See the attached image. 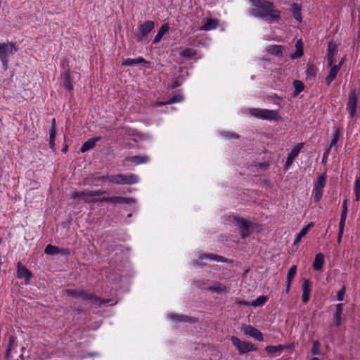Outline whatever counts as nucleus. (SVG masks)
<instances>
[{
    "mask_svg": "<svg viewBox=\"0 0 360 360\" xmlns=\"http://www.w3.org/2000/svg\"><path fill=\"white\" fill-rule=\"evenodd\" d=\"M150 158L147 155H134L126 158V160L128 162H132L136 165L147 163Z\"/></svg>",
    "mask_w": 360,
    "mask_h": 360,
    "instance_id": "412c9836",
    "label": "nucleus"
},
{
    "mask_svg": "<svg viewBox=\"0 0 360 360\" xmlns=\"http://www.w3.org/2000/svg\"><path fill=\"white\" fill-rule=\"evenodd\" d=\"M154 27L155 23L151 20H147L141 23L138 27V32L135 34V37L137 41H143L154 29Z\"/></svg>",
    "mask_w": 360,
    "mask_h": 360,
    "instance_id": "6e6552de",
    "label": "nucleus"
},
{
    "mask_svg": "<svg viewBox=\"0 0 360 360\" xmlns=\"http://www.w3.org/2000/svg\"><path fill=\"white\" fill-rule=\"evenodd\" d=\"M210 290L217 292H221L225 290V288H222L221 286H212L210 288Z\"/></svg>",
    "mask_w": 360,
    "mask_h": 360,
    "instance_id": "8fccbe9b",
    "label": "nucleus"
},
{
    "mask_svg": "<svg viewBox=\"0 0 360 360\" xmlns=\"http://www.w3.org/2000/svg\"><path fill=\"white\" fill-rule=\"evenodd\" d=\"M139 63H147V61L142 57H138L136 58H127L122 63V65L124 66H131Z\"/></svg>",
    "mask_w": 360,
    "mask_h": 360,
    "instance_id": "bb28decb",
    "label": "nucleus"
},
{
    "mask_svg": "<svg viewBox=\"0 0 360 360\" xmlns=\"http://www.w3.org/2000/svg\"><path fill=\"white\" fill-rule=\"evenodd\" d=\"M100 137H94L88 139L85 143L82 144V146L80 148V151L82 153H85L91 149H92L97 141L100 140Z\"/></svg>",
    "mask_w": 360,
    "mask_h": 360,
    "instance_id": "aec40b11",
    "label": "nucleus"
},
{
    "mask_svg": "<svg viewBox=\"0 0 360 360\" xmlns=\"http://www.w3.org/2000/svg\"><path fill=\"white\" fill-rule=\"evenodd\" d=\"M356 104H357V96L356 93V89H353L351 90L348 102L347 105V110H349V113L352 117H353L356 112Z\"/></svg>",
    "mask_w": 360,
    "mask_h": 360,
    "instance_id": "f8f14e48",
    "label": "nucleus"
},
{
    "mask_svg": "<svg viewBox=\"0 0 360 360\" xmlns=\"http://www.w3.org/2000/svg\"><path fill=\"white\" fill-rule=\"evenodd\" d=\"M169 318L176 322H189V323H195L196 321L195 319L191 316H188L185 315H177L171 314L169 315Z\"/></svg>",
    "mask_w": 360,
    "mask_h": 360,
    "instance_id": "4be33fe9",
    "label": "nucleus"
},
{
    "mask_svg": "<svg viewBox=\"0 0 360 360\" xmlns=\"http://www.w3.org/2000/svg\"><path fill=\"white\" fill-rule=\"evenodd\" d=\"M200 259H209V260H213L217 262H227L228 259L224 258L222 256H219L217 255L208 253V254H203L199 257Z\"/></svg>",
    "mask_w": 360,
    "mask_h": 360,
    "instance_id": "5701e85b",
    "label": "nucleus"
},
{
    "mask_svg": "<svg viewBox=\"0 0 360 360\" xmlns=\"http://www.w3.org/2000/svg\"><path fill=\"white\" fill-rule=\"evenodd\" d=\"M65 294L70 297L80 299L82 300H89L93 304L101 306L102 304L107 302L104 300H101L97 297H96L94 294H89L83 290H75L72 289H67L65 290Z\"/></svg>",
    "mask_w": 360,
    "mask_h": 360,
    "instance_id": "f03ea898",
    "label": "nucleus"
},
{
    "mask_svg": "<svg viewBox=\"0 0 360 360\" xmlns=\"http://www.w3.org/2000/svg\"><path fill=\"white\" fill-rule=\"evenodd\" d=\"M72 198L73 199H77L78 198H82L86 202H95L94 199L91 198V191H83L80 192H74L72 193Z\"/></svg>",
    "mask_w": 360,
    "mask_h": 360,
    "instance_id": "f3484780",
    "label": "nucleus"
},
{
    "mask_svg": "<svg viewBox=\"0 0 360 360\" xmlns=\"http://www.w3.org/2000/svg\"><path fill=\"white\" fill-rule=\"evenodd\" d=\"M17 277L18 278H25V283H28L32 277V273L27 267L19 262L17 265Z\"/></svg>",
    "mask_w": 360,
    "mask_h": 360,
    "instance_id": "dca6fc26",
    "label": "nucleus"
},
{
    "mask_svg": "<svg viewBox=\"0 0 360 360\" xmlns=\"http://www.w3.org/2000/svg\"><path fill=\"white\" fill-rule=\"evenodd\" d=\"M342 311H343V305H342V304H337V306H336V311H335V314L334 315V317H335L337 326H340V323H341Z\"/></svg>",
    "mask_w": 360,
    "mask_h": 360,
    "instance_id": "2f4dec72",
    "label": "nucleus"
},
{
    "mask_svg": "<svg viewBox=\"0 0 360 360\" xmlns=\"http://www.w3.org/2000/svg\"><path fill=\"white\" fill-rule=\"evenodd\" d=\"M326 184V173H323L321 174L316 181L314 183V201L318 202L321 200L323 193V189Z\"/></svg>",
    "mask_w": 360,
    "mask_h": 360,
    "instance_id": "0eeeda50",
    "label": "nucleus"
},
{
    "mask_svg": "<svg viewBox=\"0 0 360 360\" xmlns=\"http://www.w3.org/2000/svg\"><path fill=\"white\" fill-rule=\"evenodd\" d=\"M285 347L283 345H277V346L269 345V346L266 347L265 350L269 354H274V353L280 352L283 351Z\"/></svg>",
    "mask_w": 360,
    "mask_h": 360,
    "instance_id": "4c0bfd02",
    "label": "nucleus"
},
{
    "mask_svg": "<svg viewBox=\"0 0 360 360\" xmlns=\"http://www.w3.org/2000/svg\"><path fill=\"white\" fill-rule=\"evenodd\" d=\"M311 354L314 356L319 355L321 353V343L319 340L313 342V346L311 351Z\"/></svg>",
    "mask_w": 360,
    "mask_h": 360,
    "instance_id": "79ce46f5",
    "label": "nucleus"
},
{
    "mask_svg": "<svg viewBox=\"0 0 360 360\" xmlns=\"http://www.w3.org/2000/svg\"><path fill=\"white\" fill-rule=\"evenodd\" d=\"M91 198H92V199L94 197L100 196V195H102L103 194L107 193V191H101V190L91 191Z\"/></svg>",
    "mask_w": 360,
    "mask_h": 360,
    "instance_id": "49530a36",
    "label": "nucleus"
},
{
    "mask_svg": "<svg viewBox=\"0 0 360 360\" xmlns=\"http://www.w3.org/2000/svg\"><path fill=\"white\" fill-rule=\"evenodd\" d=\"M295 51L290 55L292 59L300 58L303 55V43L301 39L296 41Z\"/></svg>",
    "mask_w": 360,
    "mask_h": 360,
    "instance_id": "b1692460",
    "label": "nucleus"
},
{
    "mask_svg": "<svg viewBox=\"0 0 360 360\" xmlns=\"http://www.w3.org/2000/svg\"><path fill=\"white\" fill-rule=\"evenodd\" d=\"M218 26V21L214 19H208L203 26L200 28L202 30H211L217 28Z\"/></svg>",
    "mask_w": 360,
    "mask_h": 360,
    "instance_id": "c756f323",
    "label": "nucleus"
},
{
    "mask_svg": "<svg viewBox=\"0 0 360 360\" xmlns=\"http://www.w3.org/2000/svg\"><path fill=\"white\" fill-rule=\"evenodd\" d=\"M239 304H242V305H246V306L250 305L249 302L247 301H240V302H239Z\"/></svg>",
    "mask_w": 360,
    "mask_h": 360,
    "instance_id": "052dcab7",
    "label": "nucleus"
},
{
    "mask_svg": "<svg viewBox=\"0 0 360 360\" xmlns=\"http://www.w3.org/2000/svg\"><path fill=\"white\" fill-rule=\"evenodd\" d=\"M293 161H294L293 159H292V158H289L288 156L286 162H285V167L286 169H288L290 166H291V165L292 164Z\"/></svg>",
    "mask_w": 360,
    "mask_h": 360,
    "instance_id": "864d4df0",
    "label": "nucleus"
},
{
    "mask_svg": "<svg viewBox=\"0 0 360 360\" xmlns=\"http://www.w3.org/2000/svg\"><path fill=\"white\" fill-rule=\"evenodd\" d=\"M340 135H341V129L340 127H338L333 133L332 140L330 141V146H329L330 148H332L333 146L336 145V143H338V141L340 139Z\"/></svg>",
    "mask_w": 360,
    "mask_h": 360,
    "instance_id": "c9c22d12",
    "label": "nucleus"
},
{
    "mask_svg": "<svg viewBox=\"0 0 360 360\" xmlns=\"http://www.w3.org/2000/svg\"><path fill=\"white\" fill-rule=\"evenodd\" d=\"M249 113L250 115L262 120H277L278 117L276 111L269 109L250 108Z\"/></svg>",
    "mask_w": 360,
    "mask_h": 360,
    "instance_id": "39448f33",
    "label": "nucleus"
},
{
    "mask_svg": "<svg viewBox=\"0 0 360 360\" xmlns=\"http://www.w3.org/2000/svg\"><path fill=\"white\" fill-rule=\"evenodd\" d=\"M99 202H110V203H119V204H131L136 202V200L133 198H127L122 196H112V197H105L103 198L100 200H98Z\"/></svg>",
    "mask_w": 360,
    "mask_h": 360,
    "instance_id": "9d476101",
    "label": "nucleus"
},
{
    "mask_svg": "<svg viewBox=\"0 0 360 360\" xmlns=\"http://www.w3.org/2000/svg\"><path fill=\"white\" fill-rule=\"evenodd\" d=\"M231 341L233 346L238 349L240 354H243L252 351H256L257 349L253 344L246 341H242L236 336H232L231 338Z\"/></svg>",
    "mask_w": 360,
    "mask_h": 360,
    "instance_id": "423d86ee",
    "label": "nucleus"
},
{
    "mask_svg": "<svg viewBox=\"0 0 360 360\" xmlns=\"http://www.w3.org/2000/svg\"><path fill=\"white\" fill-rule=\"evenodd\" d=\"M337 52L338 45L336 43L333 41H329L327 49V62L328 66H332V65L335 63V56Z\"/></svg>",
    "mask_w": 360,
    "mask_h": 360,
    "instance_id": "ddd939ff",
    "label": "nucleus"
},
{
    "mask_svg": "<svg viewBox=\"0 0 360 360\" xmlns=\"http://www.w3.org/2000/svg\"><path fill=\"white\" fill-rule=\"evenodd\" d=\"M67 148H68V147H67V146H65V148H63V153H65V152L67 151Z\"/></svg>",
    "mask_w": 360,
    "mask_h": 360,
    "instance_id": "e2e57ef3",
    "label": "nucleus"
},
{
    "mask_svg": "<svg viewBox=\"0 0 360 360\" xmlns=\"http://www.w3.org/2000/svg\"><path fill=\"white\" fill-rule=\"evenodd\" d=\"M110 176V175L103 176H100L98 179L102 181H109L110 182V179H109Z\"/></svg>",
    "mask_w": 360,
    "mask_h": 360,
    "instance_id": "5fc2aeb1",
    "label": "nucleus"
},
{
    "mask_svg": "<svg viewBox=\"0 0 360 360\" xmlns=\"http://www.w3.org/2000/svg\"><path fill=\"white\" fill-rule=\"evenodd\" d=\"M283 46L281 45H271L268 46L267 51L271 54L279 56L282 53Z\"/></svg>",
    "mask_w": 360,
    "mask_h": 360,
    "instance_id": "e433bc0d",
    "label": "nucleus"
},
{
    "mask_svg": "<svg viewBox=\"0 0 360 360\" xmlns=\"http://www.w3.org/2000/svg\"><path fill=\"white\" fill-rule=\"evenodd\" d=\"M49 131H51V134L56 133L57 131L56 122L54 118L51 120V126Z\"/></svg>",
    "mask_w": 360,
    "mask_h": 360,
    "instance_id": "09e8293b",
    "label": "nucleus"
},
{
    "mask_svg": "<svg viewBox=\"0 0 360 360\" xmlns=\"http://www.w3.org/2000/svg\"><path fill=\"white\" fill-rule=\"evenodd\" d=\"M345 61V57H343L341 60L340 61L339 64L338 65H334L335 66H339V70L341 69L342 65L344 64Z\"/></svg>",
    "mask_w": 360,
    "mask_h": 360,
    "instance_id": "4d7b16f0",
    "label": "nucleus"
},
{
    "mask_svg": "<svg viewBox=\"0 0 360 360\" xmlns=\"http://www.w3.org/2000/svg\"><path fill=\"white\" fill-rule=\"evenodd\" d=\"M354 193L356 196V200L359 201L360 200V190L354 189Z\"/></svg>",
    "mask_w": 360,
    "mask_h": 360,
    "instance_id": "6e6d98bb",
    "label": "nucleus"
},
{
    "mask_svg": "<svg viewBox=\"0 0 360 360\" xmlns=\"http://www.w3.org/2000/svg\"><path fill=\"white\" fill-rule=\"evenodd\" d=\"M330 67V69L329 73L325 79V83L327 86L330 85L331 82L336 78L340 71L339 66H335L332 65V66Z\"/></svg>",
    "mask_w": 360,
    "mask_h": 360,
    "instance_id": "6ab92c4d",
    "label": "nucleus"
},
{
    "mask_svg": "<svg viewBox=\"0 0 360 360\" xmlns=\"http://www.w3.org/2000/svg\"><path fill=\"white\" fill-rule=\"evenodd\" d=\"M344 229H345V227L339 226V233H338V243H341L342 235H343Z\"/></svg>",
    "mask_w": 360,
    "mask_h": 360,
    "instance_id": "3c124183",
    "label": "nucleus"
},
{
    "mask_svg": "<svg viewBox=\"0 0 360 360\" xmlns=\"http://www.w3.org/2000/svg\"><path fill=\"white\" fill-rule=\"evenodd\" d=\"M110 182L117 185H131L139 181V178L134 174L110 175Z\"/></svg>",
    "mask_w": 360,
    "mask_h": 360,
    "instance_id": "20e7f679",
    "label": "nucleus"
},
{
    "mask_svg": "<svg viewBox=\"0 0 360 360\" xmlns=\"http://www.w3.org/2000/svg\"><path fill=\"white\" fill-rule=\"evenodd\" d=\"M291 283L292 281H288L287 280V282H286V289H285V292L288 293L290 290V285H291Z\"/></svg>",
    "mask_w": 360,
    "mask_h": 360,
    "instance_id": "13d9d810",
    "label": "nucleus"
},
{
    "mask_svg": "<svg viewBox=\"0 0 360 360\" xmlns=\"http://www.w3.org/2000/svg\"><path fill=\"white\" fill-rule=\"evenodd\" d=\"M304 143H297L288 153V156L293 160H295L297 155H299L301 149L303 148Z\"/></svg>",
    "mask_w": 360,
    "mask_h": 360,
    "instance_id": "7c9ffc66",
    "label": "nucleus"
},
{
    "mask_svg": "<svg viewBox=\"0 0 360 360\" xmlns=\"http://www.w3.org/2000/svg\"><path fill=\"white\" fill-rule=\"evenodd\" d=\"M169 25L168 23L163 24L159 30L158 34L154 38L153 44H158L163 37L164 34L169 30Z\"/></svg>",
    "mask_w": 360,
    "mask_h": 360,
    "instance_id": "393cba45",
    "label": "nucleus"
},
{
    "mask_svg": "<svg viewBox=\"0 0 360 360\" xmlns=\"http://www.w3.org/2000/svg\"><path fill=\"white\" fill-rule=\"evenodd\" d=\"M324 264V256L321 253H319L316 255L313 267L315 270L320 271L322 269Z\"/></svg>",
    "mask_w": 360,
    "mask_h": 360,
    "instance_id": "a878e982",
    "label": "nucleus"
},
{
    "mask_svg": "<svg viewBox=\"0 0 360 360\" xmlns=\"http://www.w3.org/2000/svg\"><path fill=\"white\" fill-rule=\"evenodd\" d=\"M347 216V210H342L339 226L345 227V221Z\"/></svg>",
    "mask_w": 360,
    "mask_h": 360,
    "instance_id": "c03bdc74",
    "label": "nucleus"
},
{
    "mask_svg": "<svg viewBox=\"0 0 360 360\" xmlns=\"http://www.w3.org/2000/svg\"><path fill=\"white\" fill-rule=\"evenodd\" d=\"M56 133H53L51 134V131H49V147L51 148V149H53L54 148V141H55V138H56Z\"/></svg>",
    "mask_w": 360,
    "mask_h": 360,
    "instance_id": "a18cd8bd",
    "label": "nucleus"
},
{
    "mask_svg": "<svg viewBox=\"0 0 360 360\" xmlns=\"http://www.w3.org/2000/svg\"><path fill=\"white\" fill-rule=\"evenodd\" d=\"M18 347L17 338L14 335L8 337V344L5 352V359H10L13 354L16 353V349Z\"/></svg>",
    "mask_w": 360,
    "mask_h": 360,
    "instance_id": "9b49d317",
    "label": "nucleus"
},
{
    "mask_svg": "<svg viewBox=\"0 0 360 360\" xmlns=\"http://www.w3.org/2000/svg\"><path fill=\"white\" fill-rule=\"evenodd\" d=\"M293 86L295 89V96H297L304 90V84L300 80H295L293 82Z\"/></svg>",
    "mask_w": 360,
    "mask_h": 360,
    "instance_id": "58836bf2",
    "label": "nucleus"
},
{
    "mask_svg": "<svg viewBox=\"0 0 360 360\" xmlns=\"http://www.w3.org/2000/svg\"><path fill=\"white\" fill-rule=\"evenodd\" d=\"M297 273V266L295 265H292L288 272V274H287V280L288 281H292L295 274Z\"/></svg>",
    "mask_w": 360,
    "mask_h": 360,
    "instance_id": "37998d69",
    "label": "nucleus"
},
{
    "mask_svg": "<svg viewBox=\"0 0 360 360\" xmlns=\"http://www.w3.org/2000/svg\"><path fill=\"white\" fill-rule=\"evenodd\" d=\"M292 13L293 17L299 22L302 21L301 7L297 4H292Z\"/></svg>",
    "mask_w": 360,
    "mask_h": 360,
    "instance_id": "473e14b6",
    "label": "nucleus"
},
{
    "mask_svg": "<svg viewBox=\"0 0 360 360\" xmlns=\"http://www.w3.org/2000/svg\"><path fill=\"white\" fill-rule=\"evenodd\" d=\"M311 360H319L317 357H313Z\"/></svg>",
    "mask_w": 360,
    "mask_h": 360,
    "instance_id": "69168bd1",
    "label": "nucleus"
},
{
    "mask_svg": "<svg viewBox=\"0 0 360 360\" xmlns=\"http://www.w3.org/2000/svg\"><path fill=\"white\" fill-rule=\"evenodd\" d=\"M179 55L183 58H190L196 55V51L191 48H186L183 49L179 53Z\"/></svg>",
    "mask_w": 360,
    "mask_h": 360,
    "instance_id": "f704fd0d",
    "label": "nucleus"
},
{
    "mask_svg": "<svg viewBox=\"0 0 360 360\" xmlns=\"http://www.w3.org/2000/svg\"><path fill=\"white\" fill-rule=\"evenodd\" d=\"M16 51V46L13 42L0 44V60L5 71L8 68V57L14 54Z\"/></svg>",
    "mask_w": 360,
    "mask_h": 360,
    "instance_id": "7ed1b4c3",
    "label": "nucleus"
},
{
    "mask_svg": "<svg viewBox=\"0 0 360 360\" xmlns=\"http://www.w3.org/2000/svg\"><path fill=\"white\" fill-rule=\"evenodd\" d=\"M44 252L47 255H54L59 253L60 252V250L58 247L53 246L52 245H48L46 247Z\"/></svg>",
    "mask_w": 360,
    "mask_h": 360,
    "instance_id": "ea45409f",
    "label": "nucleus"
},
{
    "mask_svg": "<svg viewBox=\"0 0 360 360\" xmlns=\"http://www.w3.org/2000/svg\"><path fill=\"white\" fill-rule=\"evenodd\" d=\"M234 220L236 226H238L240 229L241 238L244 239L248 237L250 233V229L251 226V222L243 218L238 217H235Z\"/></svg>",
    "mask_w": 360,
    "mask_h": 360,
    "instance_id": "1a4fd4ad",
    "label": "nucleus"
},
{
    "mask_svg": "<svg viewBox=\"0 0 360 360\" xmlns=\"http://www.w3.org/2000/svg\"><path fill=\"white\" fill-rule=\"evenodd\" d=\"M345 292V288H343L342 290H340L338 293V295H337V297H338V300L339 301H342L343 300V297H344V294Z\"/></svg>",
    "mask_w": 360,
    "mask_h": 360,
    "instance_id": "603ef678",
    "label": "nucleus"
},
{
    "mask_svg": "<svg viewBox=\"0 0 360 360\" xmlns=\"http://www.w3.org/2000/svg\"><path fill=\"white\" fill-rule=\"evenodd\" d=\"M312 226H313V223H309V224H307V226L303 227L300 230V231L297 234L296 238L294 240V245L299 243L301 240V238L302 237H304L307 233L309 229Z\"/></svg>",
    "mask_w": 360,
    "mask_h": 360,
    "instance_id": "c85d7f7f",
    "label": "nucleus"
},
{
    "mask_svg": "<svg viewBox=\"0 0 360 360\" xmlns=\"http://www.w3.org/2000/svg\"><path fill=\"white\" fill-rule=\"evenodd\" d=\"M224 136L228 139H238V135L232 132H224Z\"/></svg>",
    "mask_w": 360,
    "mask_h": 360,
    "instance_id": "de8ad7c7",
    "label": "nucleus"
},
{
    "mask_svg": "<svg viewBox=\"0 0 360 360\" xmlns=\"http://www.w3.org/2000/svg\"><path fill=\"white\" fill-rule=\"evenodd\" d=\"M25 349V348L22 346L21 347L22 354L20 355V358L22 359H23V352H24Z\"/></svg>",
    "mask_w": 360,
    "mask_h": 360,
    "instance_id": "680f3d73",
    "label": "nucleus"
},
{
    "mask_svg": "<svg viewBox=\"0 0 360 360\" xmlns=\"http://www.w3.org/2000/svg\"><path fill=\"white\" fill-rule=\"evenodd\" d=\"M267 301V297L265 296H259L253 302H251L250 305L253 307H258L264 305Z\"/></svg>",
    "mask_w": 360,
    "mask_h": 360,
    "instance_id": "a19ab883",
    "label": "nucleus"
},
{
    "mask_svg": "<svg viewBox=\"0 0 360 360\" xmlns=\"http://www.w3.org/2000/svg\"><path fill=\"white\" fill-rule=\"evenodd\" d=\"M317 68L314 65H307L306 74L309 79H314L316 75Z\"/></svg>",
    "mask_w": 360,
    "mask_h": 360,
    "instance_id": "72a5a7b5",
    "label": "nucleus"
},
{
    "mask_svg": "<svg viewBox=\"0 0 360 360\" xmlns=\"http://www.w3.org/2000/svg\"><path fill=\"white\" fill-rule=\"evenodd\" d=\"M178 86V84H177V83H175L174 84H173V85L172 86V88H175V87H176V86Z\"/></svg>",
    "mask_w": 360,
    "mask_h": 360,
    "instance_id": "0e129e2a",
    "label": "nucleus"
},
{
    "mask_svg": "<svg viewBox=\"0 0 360 360\" xmlns=\"http://www.w3.org/2000/svg\"><path fill=\"white\" fill-rule=\"evenodd\" d=\"M342 210H347V199H345L342 203Z\"/></svg>",
    "mask_w": 360,
    "mask_h": 360,
    "instance_id": "bf43d9fd",
    "label": "nucleus"
},
{
    "mask_svg": "<svg viewBox=\"0 0 360 360\" xmlns=\"http://www.w3.org/2000/svg\"><path fill=\"white\" fill-rule=\"evenodd\" d=\"M302 290V302L304 303H307L309 300V294H310V291H311L310 282L308 279L303 280Z\"/></svg>",
    "mask_w": 360,
    "mask_h": 360,
    "instance_id": "a211bd4d",
    "label": "nucleus"
},
{
    "mask_svg": "<svg viewBox=\"0 0 360 360\" xmlns=\"http://www.w3.org/2000/svg\"><path fill=\"white\" fill-rule=\"evenodd\" d=\"M253 8L248 11L249 15L262 18L267 23L277 22L281 19V12L275 9L274 4L267 0H249Z\"/></svg>",
    "mask_w": 360,
    "mask_h": 360,
    "instance_id": "f257e3e1",
    "label": "nucleus"
},
{
    "mask_svg": "<svg viewBox=\"0 0 360 360\" xmlns=\"http://www.w3.org/2000/svg\"><path fill=\"white\" fill-rule=\"evenodd\" d=\"M243 332L245 335H249L259 342L264 340L263 334L258 329L250 325L245 326L243 328Z\"/></svg>",
    "mask_w": 360,
    "mask_h": 360,
    "instance_id": "4468645a",
    "label": "nucleus"
},
{
    "mask_svg": "<svg viewBox=\"0 0 360 360\" xmlns=\"http://www.w3.org/2000/svg\"><path fill=\"white\" fill-rule=\"evenodd\" d=\"M75 76H77L78 78L79 77L77 72H71L70 70H68L64 74V86L70 92L73 90L72 80Z\"/></svg>",
    "mask_w": 360,
    "mask_h": 360,
    "instance_id": "2eb2a0df",
    "label": "nucleus"
},
{
    "mask_svg": "<svg viewBox=\"0 0 360 360\" xmlns=\"http://www.w3.org/2000/svg\"><path fill=\"white\" fill-rule=\"evenodd\" d=\"M184 100V96L181 94H176L173 96L169 101L165 102H158L156 106H162L169 105L174 103L181 102Z\"/></svg>",
    "mask_w": 360,
    "mask_h": 360,
    "instance_id": "cd10ccee",
    "label": "nucleus"
}]
</instances>
